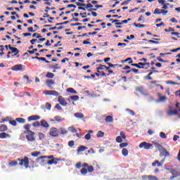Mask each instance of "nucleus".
I'll return each mask as SVG.
<instances>
[{"instance_id": "nucleus-6", "label": "nucleus", "mask_w": 180, "mask_h": 180, "mask_svg": "<svg viewBox=\"0 0 180 180\" xmlns=\"http://www.w3.org/2000/svg\"><path fill=\"white\" fill-rule=\"evenodd\" d=\"M153 147V144L147 143L146 141L142 142L139 144V148H145V150H150Z\"/></svg>"}, {"instance_id": "nucleus-60", "label": "nucleus", "mask_w": 180, "mask_h": 180, "mask_svg": "<svg viewBox=\"0 0 180 180\" xmlns=\"http://www.w3.org/2000/svg\"><path fill=\"white\" fill-rule=\"evenodd\" d=\"M69 147L72 148L74 146H75V142L74 141H70L68 142Z\"/></svg>"}, {"instance_id": "nucleus-26", "label": "nucleus", "mask_w": 180, "mask_h": 180, "mask_svg": "<svg viewBox=\"0 0 180 180\" xmlns=\"http://www.w3.org/2000/svg\"><path fill=\"white\" fill-rule=\"evenodd\" d=\"M135 91H136V92H140L141 94H144V86H138L135 89Z\"/></svg>"}, {"instance_id": "nucleus-34", "label": "nucleus", "mask_w": 180, "mask_h": 180, "mask_svg": "<svg viewBox=\"0 0 180 180\" xmlns=\"http://www.w3.org/2000/svg\"><path fill=\"white\" fill-rule=\"evenodd\" d=\"M122 153L124 157H127L129 155V150L127 148H123Z\"/></svg>"}, {"instance_id": "nucleus-29", "label": "nucleus", "mask_w": 180, "mask_h": 180, "mask_svg": "<svg viewBox=\"0 0 180 180\" xmlns=\"http://www.w3.org/2000/svg\"><path fill=\"white\" fill-rule=\"evenodd\" d=\"M31 127H32V124H27L24 126V129L25 130H26L27 133H29V131H32V130H30Z\"/></svg>"}, {"instance_id": "nucleus-64", "label": "nucleus", "mask_w": 180, "mask_h": 180, "mask_svg": "<svg viewBox=\"0 0 180 180\" xmlns=\"http://www.w3.org/2000/svg\"><path fill=\"white\" fill-rule=\"evenodd\" d=\"M175 96L180 98V89L175 91Z\"/></svg>"}, {"instance_id": "nucleus-3", "label": "nucleus", "mask_w": 180, "mask_h": 180, "mask_svg": "<svg viewBox=\"0 0 180 180\" xmlns=\"http://www.w3.org/2000/svg\"><path fill=\"white\" fill-rule=\"evenodd\" d=\"M18 161H20L19 165L20 167H25L26 169L30 168V166H29V158L24 157L23 159H18Z\"/></svg>"}, {"instance_id": "nucleus-4", "label": "nucleus", "mask_w": 180, "mask_h": 180, "mask_svg": "<svg viewBox=\"0 0 180 180\" xmlns=\"http://www.w3.org/2000/svg\"><path fill=\"white\" fill-rule=\"evenodd\" d=\"M34 134H36L34 131H29L27 134L25 136V138L27 140V141H36V137H34Z\"/></svg>"}, {"instance_id": "nucleus-40", "label": "nucleus", "mask_w": 180, "mask_h": 180, "mask_svg": "<svg viewBox=\"0 0 180 180\" xmlns=\"http://www.w3.org/2000/svg\"><path fill=\"white\" fill-rule=\"evenodd\" d=\"M67 92H70V94H77V91H75V89H74L73 88H68L67 89Z\"/></svg>"}, {"instance_id": "nucleus-43", "label": "nucleus", "mask_w": 180, "mask_h": 180, "mask_svg": "<svg viewBox=\"0 0 180 180\" xmlns=\"http://www.w3.org/2000/svg\"><path fill=\"white\" fill-rule=\"evenodd\" d=\"M68 130H70V131H71L72 133H77V129H75V127H70L69 128H68Z\"/></svg>"}, {"instance_id": "nucleus-38", "label": "nucleus", "mask_w": 180, "mask_h": 180, "mask_svg": "<svg viewBox=\"0 0 180 180\" xmlns=\"http://www.w3.org/2000/svg\"><path fill=\"white\" fill-rule=\"evenodd\" d=\"M106 65L100 64L98 68H96L97 71H101V70H105Z\"/></svg>"}, {"instance_id": "nucleus-11", "label": "nucleus", "mask_w": 180, "mask_h": 180, "mask_svg": "<svg viewBox=\"0 0 180 180\" xmlns=\"http://www.w3.org/2000/svg\"><path fill=\"white\" fill-rule=\"evenodd\" d=\"M41 119V117L40 115H31L27 117L28 122H34L37 120H40Z\"/></svg>"}, {"instance_id": "nucleus-25", "label": "nucleus", "mask_w": 180, "mask_h": 180, "mask_svg": "<svg viewBox=\"0 0 180 180\" xmlns=\"http://www.w3.org/2000/svg\"><path fill=\"white\" fill-rule=\"evenodd\" d=\"M156 165H158V167H162V162L155 160L154 162L152 163V167H155Z\"/></svg>"}, {"instance_id": "nucleus-51", "label": "nucleus", "mask_w": 180, "mask_h": 180, "mask_svg": "<svg viewBox=\"0 0 180 180\" xmlns=\"http://www.w3.org/2000/svg\"><path fill=\"white\" fill-rule=\"evenodd\" d=\"M127 61H129V64H133V59H131V58H127L123 61V63H127Z\"/></svg>"}, {"instance_id": "nucleus-30", "label": "nucleus", "mask_w": 180, "mask_h": 180, "mask_svg": "<svg viewBox=\"0 0 180 180\" xmlns=\"http://www.w3.org/2000/svg\"><path fill=\"white\" fill-rule=\"evenodd\" d=\"M105 122L107 123H112V122H113V117L108 115L105 117Z\"/></svg>"}, {"instance_id": "nucleus-54", "label": "nucleus", "mask_w": 180, "mask_h": 180, "mask_svg": "<svg viewBox=\"0 0 180 180\" xmlns=\"http://www.w3.org/2000/svg\"><path fill=\"white\" fill-rule=\"evenodd\" d=\"M166 84H171L172 85H179L177 82H172V80H168L166 82Z\"/></svg>"}, {"instance_id": "nucleus-19", "label": "nucleus", "mask_w": 180, "mask_h": 180, "mask_svg": "<svg viewBox=\"0 0 180 180\" xmlns=\"http://www.w3.org/2000/svg\"><path fill=\"white\" fill-rule=\"evenodd\" d=\"M57 161H60L59 159H51L50 160H48V165H53V164H54V165H57L58 162Z\"/></svg>"}, {"instance_id": "nucleus-24", "label": "nucleus", "mask_w": 180, "mask_h": 180, "mask_svg": "<svg viewBox=\"0 0 180 180\" xmlns=\"http://www.w3.org/2000/svg\"><path fill=\"white\" fill-rule=\"evenodd\" d=\"M162 154L163 157H170L171 155L169 154V152H168V150H167V149H163L162 150Z\"/></svg>"}, {"instance_id": "nucleus-42", "label": "nucleus", "mask_w": 180, "mask_h": 180, "mask_svg": "<svg viewBox=\"0 0 180 180\" xmlns=\"http://www.w3.org/2000/svg\"><path fill=\"white\" fill-rule=\"evenodd\" d=\"M97 137H103L105 136V132L102 131H98L97 134H96Z\"/></svg>"}, {"instance_id": "nucleus-18", "label": "nucleus", "mask_w": 180, "mask_h": 180, "mask_svg": "<svg viewBox=\"0 0 180 180\" xmlns=\"http://www.w3.org/2000/svg\"><path fill=\"white\" fill-rule=\"evenodd\" d=\"M41 127H44L45 129H49V127H50L49 122H47L45 120H42L41 121Z\"/></svg>"}, {"instance_id": "nucleus-20", "label": "nucleus", "mask_w": 180, "mask_h": 180, "mask_svg": "<svg viewBox=\"0 0 180 180\" xmlns=\"http://www.w3.org/2000/svg\"><path fill=\"white\" fill-rule=\"evenodd\" d=\"M0 139H11V134L6 132L0 133Z\"/></svg>"}, {"instance_id": "nucleus-47", "label": "nucleus", "mask_w": 180, "mask_h": 180, "mask_svg": "<svg viewBox=\"0 0 180 180\" xmlns=\"http://www.w3.org/2000/svg\"><path fill=\"white\" fill-rule=\"evenodd\" d=\"M46 78H54V75L50 72H48L46 75Z\"/></svg>"}, {"instance_id": "nucleus-41", "label": "nucleus", "mask_w": 180, "mask_h": 180, "mask_svg": "<svg viewBox=\"0 0 180 180\" xmlns=\"http://www.w3.org/2000/svg\"><path fill=\"white\" fill-rule=\"evenodd\" d=\"M40 154H41V152H39V151H35V152H33L31 153V155L32 157H39V155H40Z\"/></svg>"}, {"instance_id": "nucleus-44", "label": "nucleus", "mask_w": 180, "mask_h": 180, "mask_svg": "<svg viewBox=\"0 0 180 180\" xmlns=\"http://www.w3.org/2000/svg\"><path fill=\"white\" fill-rule=\"evenodd\" d=\"M70 21H65L63 22H58L56 24V26H63V25H68Z\"/></svg>"}, {"instance_id": "nucleus-62", "label": "nucleus", "mask_w": 180, "mask_h": 180, "mask_svg": "<svg viewBox=\"0 0 180 180\" xmlns=\"http://www.w3.org/2000/svg\"><path fill=\"white\" fill-rule=\"evenodd\" d=\"M160 136L161 137V139H167V135L162 131L160 133Z\"/></svg>"}, {"instance_id": "nucleus-32", "label": "nucleus", "mask_w": 180, "mask_h": 180, "mask_svg": "<svg viewBox=\"0 0 180 180\" xmlns=\"http://www.w3.org/2000/svg\"><path fill=\"white\" fill-rule=\"evenodd\" d=\"M70 99L72 100V101H78L79 99V96H70L68 99V101H69V102H71L70 101Z\"/></svg>"}, {"instance_id": "nucleus-45", "label": "nucleus", "mask_w": 180, "mask_h": 180, "mask_svg": "<svg viewBox=\"0 0 180 180\" xmlns=\"http://www.w3.org/2000/svg\"><path fill=\"white\" fill-rule=\"evenodd\" d=\"M32 126L33 127H40V126L41 125V122H39V121H37L32 124Z\"/></svg>"}, {"instance_id": "nucleus-46", "label": "nucleus", "mask_w": 180, "mask_h": 180, "mask_svg": "<svg viewBox=\"0 0 180 180\" xmlns=\"http://www.w3.org/2000/svg\"><path fill=\"white\" fill-rule=\"evenodd\" d=\"M45 3L44 5H47L48 6H51V2H53V1L51 0H43Z\"/></svg>"}, {"instance_id": "nucleus-56", "label": "nucleus", "mask_w": 180, "mask_h": 180, "mask_svg": "<svg viewBox=\"0 0 180 180\" xmlns=\"http://www.w3.org/2000/svg\"><path fill=\"white\" fill-rule=\"evenodd\" d=\"M108 65H109L110 68H116V67H117V65H119L118 64H112L110 63H107Z\"/></svg>"}, {"instance_id": "nucleus-59", "label": "nucleus", "mask_w": 180, "mask_h": 180, "mask_svg": "<svg viewBox=\"0 0 180 180\" xmlns=\"http://www.w3.org/2000/svg\"><path fill=\"white\" fill-rule=\"evenodd\" d=\"M158 61H160V63H168V60H164V59L161 58V57L158 56L156 58Z\"/></svg>"}, {"instance_id": "nucleus-49", "label": "nucleus", "mask_w": 180, "mask_h": 180, "mask_svg": "<svg viewBox=\"0 0 180 180\" xmlns=\"http://www.w3.org/2000/svg\"><path fill=\"white\" fill-rule=\"evenodd\" d=\"M134 26H135L136 27H146V25H143V24H136V22L134 23Z\"/></svg>"}, {"instance_id": "nucleus-10", "label": "nucleus", "mask_w": 180, "mask_h": 180, "mask_svg": "<svg viewBox=\"0 0 180 180\" xmlns=\"http://www.w3.org/2000/svg\"><path fill=\"white\" fill-rule=\"evenodd\" d=\"M58 101L62 106H67L68 105V103L67 102V99H65L64 97L60 96L58 98Z\"/></svg>"}, {"instance_id": "nucleus-35", "label": "nucleus", "mask_w": 180, "mask_h": 180, "mask_svg": "<svg viewBox=\"0 0 180 180\" xmlns=\"http://www.w3.org/2000/svg\"><path fill=\"white\" fill-rule=\"evenodd\" d=\"M38 136H39V140H44L46 139V135L42 132H39Z\"/></svg>"}, {"instance_id": "nucleus-63", "label": "nucleus", "mask_w": 180, "mask_h": 180, "mask_svg": "<svg viewBox=\"0 0 180 180\" xmlns=\"http://www.w3.org/2000/svg\"><path fill=\"white\" fill-rule=\"evenodd\" d=\"M84 139L86 140H91V134H86L85 136H84Z\"/></svg>"}, {"instance_id": "nucleus-57", "label": "nucleus", "mask_w": 180, "mask_h": 180, "mask_svg": "<svg viewBox=\"0 0 180 180\" xmlns=\"http://www.w3.org/2000/svg\"><path fill=\"white\" fill-rule=\"evenodd\" d=\"M130 2H131V0L124 1V2H122L121 4V6H124V5H129V4H130Z\"/></svg>"}, {"instance_id": "nucleus-33", "label": "nucleus", "mask_w": 180, "mask_h": 180, "mask_svg": "<svg viewBox=\"0 0 180 180\" xmlns=\"http://www.w3.org/2000/svg\"><path fill=\"white\" fill-rule=\"evenodd\" d=\"M15 120L18 123H22V124L26 123V120L25 118L18 117V118H16Z\"/></svg>"}, {"instance_id": "nucleus-14", "label": "nucleus", "mask_w": 180, "mask_h": 180, "mask_svg": "<svg viewBox=\"0 0 180 180\" xmlns=\"http://www.w3.org/2000/svg\"><path fill=\"white\" fill-rule=\"evenodd\" d=\"M178 113V110H169V111H167L168 116H176Z\"/></svg>"}, {"instance_id": "nucleus-1", "label": "nucleus", "mask_w": 180, "mask_h": 180, "mask_svg": "<svg viewBox=\"0 0 180 180\" xmlns=\"http://www.w3.org/2000/svg\"><path fill=\"white\" fill-rule=\"evenodd\" d=\"M75 167L76 168H77V169H80L81 167H83L80 170V173L82 174V175H86V174H88V172L91 174L95 171L94 166L89 165L88 163L82 164L81 162H79L75 165Z\"/></svg>"}, {"instance_id": "nucleus-12", "label": "nucleus", "mask_w": 180, "mask_h": 180, "mask_svg": "<svg viewBox=\"0 0 180 180\" xmlns=\"http://www.w3.org/2000/svg\"><path fill=\"white\" fill-rule=\"evenodd\" d=\"M23 68V65L19 64V65H15L11 68V70L13 71H22Z\"/></svg>"}, {"instance_id": "nucleus-8", "label": "nucleus", "mask_w": 180, "mask_h": 180, "mask_svg": "<svg viewBox=\"0 0 180 180\" xmlns=\"http://www.w3.org/2000/svg\"><path fill=\"white\" fill-rule=\"evenodd\" d=\"M126 140V133L123 131L120 132V136H117L116 141L117 143H122L123 139Z\"/></svg>"}, {"instance_id": "nucleus-9", "label": "nucleus", "mask_w": 180, "mask_h": 180, "mask_svg": "<svg viewBox=\"0 0 180 180\" xmlns=\"http://www.w3.org/2000/svg\"><path fill=\"white\" fill-rule=\"evenodd\" d=\"M44 94L45 95H53V96H58V95H60V94H58V92L56 91L55 90H45Z\"/></svg>"}, {"instance_id": "nucleus-28", "label": "nucleus", "mask_w": 180, "mask_h": 180, "mask_svg": "<svg viewBox=\"0 0 180 180\" xmlns=\"http://www.w3.org/2000/svg\"><path fill=\"white\" fill-rule=\"evenodd\" d=\"M75 116L77 119H84V114H82V112H76V113H75Z\"/></svg>"}, {"instance_id": "nucleus-15", "label": "nucleus", "mask_w": 180, "mask_h": 180, "mask_svg": "<svg viewBox=\"0 0 180 180\" xmlns=\"http://www.w3.org/2000/svg\"><path fill=\"white\" fill-rule=\"evenodd\" d=\"M144 63L139 62L138 63H131L132 67H136V68H144Z\"/></svg>"}, {"instance_id": "nucleus-13", "label": "nucleus", "mask_w": 180, "mask_h": 180, "mask_svg": "<svg viewBox=\"0 0 180 180\" xmlns=\"http://www.w3.org/2000/svg\"><path fill=\"white\" fill-rule=\"evenodd\" d=\"M64 120H65V118L56 115L54 117V120H51V122H58L60 123V122H64Z\"/></svg>"}, {"instance_id": "nucleus-39", "label": "nucleus", "mask_w": 180, "mask_h": 180, "mask_svg": "<svg viewBox=\"0 0 180 180\" xmlns=\"http://www.w3.org/2000/svg\"><path fill=\"white\" fill-rule=\"evenodd\" d=\"M148 180H160L157 176H153V175H148Z\"/></svg>"}, {"instance_id": "nucleus-17", "label": "nucleus", "mask_w": 180, "mask_h": 180, "mask_svg": "<svg viewBox=\"0 0 180 180\" xmlns=\"http://www.w3.org/2000/svg\"><path fill=\"white\" fill-rule=\"evenodd\" d=\"M32 60H40L41 61H45L46 63V64H50V61L47 60V59H46V58H39V56H34L32 58Z\"/></svg>"}, {"instance_id": "nucleus-7", "label": "nucleus", "mask_w": 180, "mask_h": 180, "mask_svg": "<svg viewBox=\"0 0 180 180\" xmlns=\"http://www.w3.org/2000/svg\"><path fill=\"white\" fill-rule=\"evenodd\" d=\"M39 161H41V164L42 165H46L48 164V159H47V156H41L38 158H37L36 160V162H39Z\"/></svg>"}, {"instance_id": "nucleus-16", "label": "nucleus", "mask_w": 180, "mask_h": 180, "mask_svg": "<svg viewBox=\"0 0 180 180\" xmlns=\"http://www.w3.org/2000/svg\"><path fill=\"white\" fill-rule=\"evenodd\" d=\"M159 99L156 100V103H160L161 102H165V101H167V96H162L161 94H159Z\"/></svg>"}, {"instance_id": "nucleus-27", "label": "nucleus", "mask_w": 180, "mask_h": 180, "mask_svg": "<svg viewBox=\"0 0 180 180\" xmlns=\"http://www.w3.org/2000/svg\"><path fill=\"white\" fill-rule=\"evenodd\" d=\"M155 40V41H154ZM160 40V39H157V38H153V40H148V43H152V44H160L159 41H157Z\"/></svg>"}, {"instance_id": "nucleus-21", "label": "nucleus", "mask_w": 180, "mask_h": 180, "mask_svg": "<svg viewBox=\"0 0 180 180\" xmlns=\"http://www.w3.org/2000/svg\"><path fill=\"white\" fill-rule=\"evenodd\" d=\"M59 133L60 134H68V130H67L65 128L60 127L59 129Z\"/></svg>"}, {"instance_id": "nucleus-58", "label": "nucleus", "mask_w": 180, "mask_h": 180, "mask_svg": "<svg viewBox=\"0 0 180 180\" xmlns=\"http://www.w3.org/2000/svg\"><path fill=\"white\" fill-rule=\"evenodd\" d=\"M9 124H11V126H16V124H18V122L15 120H11L9 121Z\"/></svg>"}, {"instance_id": "nucleus-50", "label": "nucleus", "mask_w": 180, "mask_h": 180, "mask_svg": "<svg viewBox=\"0 0 180 180\" xmlns=\"http://www.w3.org/2000/svg\"><path fill=\"white\" fill-rule=\"evenodd\" d=\"M153 13L154 15H161V10L160 8H155Z\"/></svg>"}, {"instance_id": "nucleus-36", "label": "nucleus", "mask_w": 180, "mask_h": 180, "mask_svg": "<svg viewBox=\"0 0 180 180\" xmlns=\"http://www.w3.org/2000/svg\"><path fill=\"white\" fill-rule=\"evenodd\" d=\"M8 130V127L5 124H1L0 126V131H6Z\"/></svg>"}, {"instance_id": "nucleus-61", "label": "nucleus", "mask_w": 180, "mask_h": 180, "mask_svg": "<svg viewBox=\"0 0 180 180\" xmlns=\"http://www.w3.org/2000/svg\"><path fill=\"white\" fill-rule=\"evenodd\" d=\"M97 72H98L101 77H107L106 73H105L103 71L100 72L99 70H97Z\"/></svg>"}, {"instance_id": "nucleus-37", "label": "nucleus", "mask_w": 180, "mask_h": 180, "mask_svg": "<svg viewBox=\"0 0 180 180\" xmlns=\"http://www.w3.org/2000/svg\"><path fill=\"white\" fill-rule=\"evenodd\" d=\"M9 167H16L18 165V161L13 160L8 163Z\"/></svg>"}, {"instance_id": "nucleus-53", "label": "nucleus", "mask_w": 180, "mask_h": 180, "mask_svg": "<svg viewBox=\"0 0 180 180\" xmlns=\"http://www.w3.org/2000/svg\"><path fill=\"white\" fill-rule=\"evenodd\" d=\"M45 108L48 110H51V104L50 103H46L45 105Z\"/></svg>"}, {"instance_id": "nucleus-55", "label": "nucleus", "mask_w": 180, "mask_h": 180, "mask_svg": "<svg viewBox=\"0 0 180 180\" xmlns=\"http://www.w3.org/2000/svg\"><path fill=\"white\" fill-rule=\"evenodd\" d=\"M10 50L11 51V54L13 53H16L19 51V49H18V48H15V47L10 48Z\"/></svg>"}, {"instance_id": "nucleus-22", "label": "nucleus", "mask_w": 180, "mask_h": 180, "mask_svg": "<svg viewBox=\"0 0 180 180\" xmlns=\"http://www.w3.org/2000/svg\"><path fill=\"white\" fill-rule=\"evenodd\" d=\"M86 150H88V147L82 146L77 148V153H82L84 151H86Z\"/></svg>"}, {"instance_id": "nucleus-52", "label": "nucleus", "mask_w": 180, "mask_h": 180, "mask_svg": "<svg viewBox=\"0 0 180 180\" xmlns=\"http://www.w3.org/2000/svg\"><path fill=\"white\" fill-rule=\"evenodd\" d=\"M127 112H129V115L131 116H135L136 115V112H134V111H133L132 110L130 109H127Z\"/></svg>"}, {"instance_id": "nucleus-23", "label": "nucleus", "mask_w": 180, "mask_h": 180, "mask_svg": "<svg viewBox=\"0 0 180 180\" xmlns=\"http://www.w3.org/2000/svg\"><path fill=\"white\" fill-rule=\"evenodd\" d=\"M46 84L49 86L50 89H53V87H51V85H54V80L49 79L46 82Z\"/></svg>"}, {"instance_id": "nucleus-2", "label": "nucleus", "mask_w": 180, "mask_h": 180, "mask_svg": "<svg viewBox=\"0 0 180 180\" xmlns=\"http://www.w3.org/2000/svg\"><path fill=\"white\" fill-rule=\"evenodd\" d=\"M75 4L78 7L79 11H86V9H89V8H94V5L91 3H88L87 4L79 3V2H75ZM81 6H86V8Z\"/></svg>"}, {"instance_id": "nucleus-48", "label": "nucleus", "mask_w": 180, "mask_h": 180, "mask_svg": "<svg viewBox=\"0 0 180 180\" xmlns=\"http://www.w3.org/2000/svg\"><path fill=\"white\" fill-rule=\"evenodd\" d=\"M127 146H129L127 142H124L120 144V148H124V147H127Z\"/></svg>"}, {"instance_id": "nucleus-31", "label": "nucleus", "mask_w": 180, "mask_h": 180, "mask_svg": "<svg viewBox=\"0 0 180 180\" xmlns=\"http://www.w3.org/2000/svg\"><path fill=\"white\" fill-rule=\"evenodd\" d=\"M170 174L173 175V178H176L178 176V172L174 169L170 170Z\"/></svg>"}, {"instance_id": "nucleus-5", "label": "nucleus", "mask_w": 180, "mask_h": 180, "mask_svg": "<svg viewBox=\"0 0 180 180\" xmlns=\"http://www.w3.org/2000/svg\"><path fill=\"white\" fill-rule=\"evenodd\" d=\"M60 131L56 127H51L49 130V136L51 137H58Z\"/></svg>"}]
</instances>
